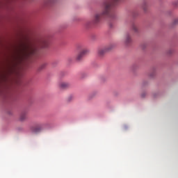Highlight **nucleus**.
<instances>
[{
  "label": "nucleus",
  "mask_w": 178,
  "mask_h": 178,
  "mask_svg": "<svg viewBox=\"0 0 178 178\" xmlns=\"http://www.w3.org/2000/svg\"><path fill=\"white\" fill-rule=\"evenodd\" d=\"M49 45V42L44 38H39L33 44L30 43H22L17 50V57L22 60H27L32 56L37 55L40 48H47Z\"/></svg>",
  "instance_id": "f257e3e1"
},
{
  "label": "nucleus",
  "mask_w": 178,
  "mask_h": 178,
  "mask_svg": "<svg viewBox=\"0 0 178 178\" xmlns=\"http://www.w3.org/2000/svg\"><path fill=\"white\" fill-rule=\"evenodd\" d=\"M119 0H106L104 3V10L102 14H96L95 15L93 22L97 24L101 22L102 16H108L113 17V12H112V6L115 5Z\"/></svg>",
  "instance_id": "f03ea898"
},
{
  "label": "nucleus",
  "mask_w": 178,
  "mask_h": 178,
  "mask_svg": "<svg viewBox=\"0 0 178 178\" xmlns=\"http://www.w3.org/2000/svg\"><path fill=\"white\" fill-rule=\"evenodd\" d=\"M77 49L79 51V53L78 54L76 55V60L78 61V62H80V60H81L83 59V58H84V56L86 54H88V49H83L81 46H79L77 47Z\"/></svg>",
  "instance_id": "7ed1b4c3"
},
{
  "label": "nucleus",
  "mask_w": 178,
  "mask_h": 178,
  "mask_svg": "<svg viewBox=\"0 0 178 178\" xmlns=\"http://www.w3.org/2000/svg\"><path fill=\"white\" fill-rule=\"evenodd\" d=\"M114 47H115V45L110 44V45L104 47V49H99L98 50L99 56H104V54H106V52L111 51V49H113Z\"/></svg>",
  "instance_id": "20e7f679"
},
{
  "label": "nucleus",
  "mask_w": 178,
  "mask_h": 178,
  "mask_svg": "<svg viewBox=\"0 0 178 178\" xmlns=\"http://www.w3.org/2000/svg\"><path fill=\"white\" fill-rule=\"evenodd\" d=\"M42 130H44V124H38L36 127L32 129V131L33 133H41Z\"/></svg>",
  "instance_id": "39448f33"
},
{
  "label": "nucleus",
  "mask_w": 178,
  "mask_h": 178,
  "mask_svg": "<svg viewBox=\"0 0 178 178\" xmlns=\"http://www.w3.org/2000/svg\"><path fill=\"white\" fill-rule=\"evenodd\" d=\"M69 87H70L69 82H60L59 83V88L62 90H66V88H69Z\"/></svg>",
  "instance_id": "423d86ee"
},
{
  "label": "nucleus",
  "mask_w": 178,
  "mask_h": 178,
  "mask_svg": "<svg viewBox=\"0 0 178 178\" xmlns=\"http://www.w3.org/2000/svg\"><path fill=\"white\" fill-rule=\"evenodd\" d=\"M124 44L126 45H129V44H131V37H130V35L129 33H127L125 35Z\"/></svg>",
  "instance_id": "0eeeda50"
},
{
  "label": "nucleus",
  "mask_w": 178,
  "mask_h": 178,
  "mask_svg": "<svg viewBox=\"0 0 178 178\" xmlns=\"http://www.w3.org/2000/svg\"><path fill=\"white\" fill-rule=\"evenodd\" d=\"M26 119H27V115H26V113L21 114L19 120H21V122H23L26 120Z\"/></svg>",
  "instance_id": "6e6552de"
},
{
  "label": "nucleus",
  "mask_w": 178,
  "mask_h": 178,
  "mask_svg": "<svg viewBox=\"0 0 178 178\" xmlns=\"http://www.w3.org/2000/svg\"><path fill=\"white\" fill-rule=\"evenodd\" d=\"M132 30L135 33H138V28H137V26H136V24L132 25Z\"/></svg>",
  "instance_id": "1a4fd4ad"
},
{
  "label": "nucleus",
  "mask_w": 178,
  "mask_h": 178,
  "mask_svg": "<svg viewBox=\"0 0 178 178\" xmlns=\"http://www.w3.org/2000/svg\"><path fill=\"white\" fill-rule=\"evenodd\" d=\"M172 24H174V26H175L176 24H178V18L174 19Z\"/></svg>",
  "instance_id": "9d476101"
},
{
  "label": "nucleus",
  "mask_w": 178,
  "mask_h": 178,
  "mask_svg": "<svg viewBox=\"0 0 178 178\" xmlns=\"http://www.w3.org/2000/svg\"><path fill=\"white\" fill-rule=\"evenodd\" d=\"M72 99H73V96H70L68 97V101H72Z\"/></svg>",
  "instance_id": "9b49d317"
},
{
  "label": "nucleus",
  "mask_w": 178,
  "mask_h": 178,
  "mask_svg": "<svg viewBox=\"0 0 178 178\" xmlns=\"http://www.w3.org/2000/svg\"><path fill=\"white\" fill-rule=\"evenodd\" d=\"M141 97H142V98H144V97H145V92L142 93V94H141Z\"/></svg>",
  "instance_id": "f8f14e48"
},
{
  "label": "nucleus",
  "mask_w": 178,
  "mask_h": 178,
  "mask_svg": "<svg viewBox=\"0 0 178 178\" xmlns=\"http://www.w3.org/2000/svg\"><path fill=\"white\" fill-rule=\"evenodd\" d=\"M44 67H45V65H43L41 66L42 69L44 68Z\"/></svg>",
  "instance_id": "ddd939ff"
}]
</instances>
